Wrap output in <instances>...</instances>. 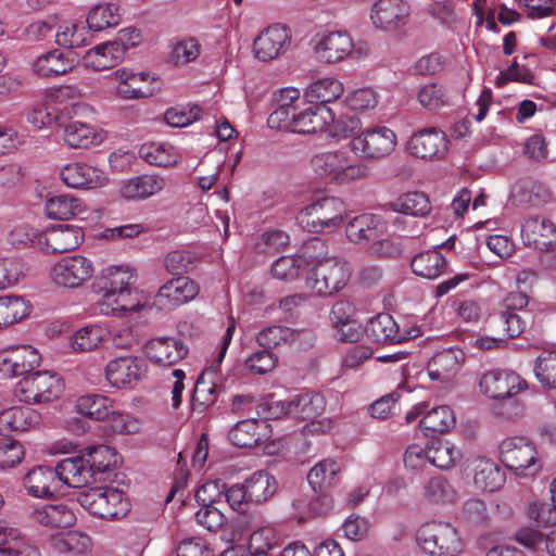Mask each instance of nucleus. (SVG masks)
Returning a JSON list of instances; mask_svg holds the SVG:
<instances>
[{"mask_svg":"<svg viewBox=\"0 0 556 556\" xmlns=\"http://www.w3.org/2000/svg\"><path fill=\"white\" fill-rule=\"evenodd\" d=\"M146 354L155 364L170 366L185 358L188 349L180 339L160 337L146 344Z\"/></svg>","mask_w":556,"mask_h":556,"instance_id":"obj_19","label":"nucleus"},{"mask_svg":"<svg viewBox=\"0 0 556 556\" xmlns=\"http://www.w3.org/2000/svg\"><path fill=\"white\" fill-rule=\"evenodd\" d=\"M29 312L30 305L22 296H0V329L21 321Z\"/></svg>","mask_w":556,"mask_h":556,"instance_id":"obj_49","label":"nucleus"},{"mask_svg":"<svg viewBox=\"0 0 556 556\" xmlns=\"http://www.w3.org/2000/svg\"><path fill=\"white\" fill-rule=\"evenodd\" d=\"M485 323L486 328L497 337L503 338L504 341L520 336L525 330V323L519 315L506 314L501 308L490 314Z\"/></svg>","mask_w":556,"mask_h":556,"instance_id":"obj_43","label":"nucleus"},{"mask_svg":"<svg viewBox=\"0 0 556 556\" xmlns=\"http://www.w3.org/2000/svg\"><path fill=\"white\" fill-rule=\"evenodd\" d=\"M143 374L142 364L132 357H118L108 363L106 380L116 388L131 386L140 380Z\"/></svg>","mask_w":556,"mask_h":556,"instance_id":"obj_24","label":"nucleus"},{"mask_svg":"<svg viewBox=\"0 0 556 556\" xmlns=\"http://www.w3.org/2000/svg\"><path fill=\"white\" fill-rule=\"evenodd\" d=\"M394 212L413 216H426L431 211V204L424 192H407L390 203Z\"/></svg>","mask_w":556,"mask_h":556,"instance_id":"obj_47","label":"nucleus"},{"mask_svg":"<svg viewBox=\"0 0 556 556\" xmlns=\"http://www.w3.org/2000/svg\"><path fill=\"white\" fill-rule=\"evenodd\" d=\"M113 401L102 394H87L78 397L76 402L77 412L94 420H104L110 416Z\"/></svg>","mask_w":556,"mask_h":556,"instance_id":"obj_48","label":"nucleus"},{"mask_svg":"<svg viewBox=\"0 0 556 556\" xmlns=\"http://www.w3.org/2000/svg\"><path fill=\"white\" fill-rule=\"evenodd\" d=\"M121 22L119 7L115 3H105L93 7L88 15L86 23L89 29L100 31L108 27H114Z\"/></svg>","mask_w":556,"mask_h":556,"instance_id":"obj_51","label":"nucleus"},{"mask_svg":"<svg viewBox=\"0 0 556 556\" xmlns=\"http://www.w3.org/2000/svg\"><path fill=\"white\" fill-rule=\"evenodd\" d=\"M73 63L65 59L63 52L56 48L46 49L37 56V75L41 77H53L67 73Z\"/></svg>","mask_w":556,"mask_h":556,"instance_id":"obj_44","label":"nucleus"},{"mask_svg":"<svg viewBox=\"0 0 556 556\" xmlns=\"http://www.w3.org/2000/svg\"><path fill=\"white\" fill-rule=\"evenodd\" d=\"M396 146V136L386 126H376L368 128L357 136L351 142V150L359 153L366 160H379L391 154Z\"/></svg>","mask_w":556,"mask_h":556,"instance_id":"obj_7","label":"nucleus"},{"mask_svg":"<svg viewBox=\"0 0 556 556\" xmlns=\"http://www.w3.org/2000/svg\"><path fill=\"white\" fill-rule=\"evenodd\" d=\"M387 224L382 217L374 214H362L349 222L345 228L351 242L367 244L384 236Z\"/></svg>","mask_w":556,"mask_h":556,"instance_id":"obj_18","label":"nucleus"},{"mask_svg":"<svg viewBox=\"0 0 556 556\" xmlns=\"http://www.w3.org/2000/svg\"><path fill=\"white\" fill-rule=\"evenodd\" d=\"M135 283L134 274L121 267L110 268L98 279L94 285L98 292L102 294L101 301H106L112 295L114 298L121 291Z\"/></svg>","mask_w":556,"mask_h":556,"instance_id":"obj_34","label":"nucleus"},{"mask_svg":"<svg viewBox=\"0 0 556 556\" xmlns=\"http://www.w3.org/2000/svg\"><path fill=\"white\" fill-rule=\"evenodd\" d=\"M197 263L195 255L189 251H172L164 260V266L172 275L188 273L197 266Z\"/></svg>","mask_w":556,"mask_h":556,"instance_id":"obj_62","label":"nucleus"},{"mask_svg":"<svg viewBox=\"0 0 556 556\" xmlns=\"http://www.w3.org/2000/svg\"><path fill=\"white\" fill-rule=\"evenodd\" d=\"M225 483L222 480H210L200 485L195 492V501L200 506H222Z\"/></svg>","mask_w":556,"mask_h":556,"instance_id":"obj_60","label":"nucleus"},{"mask_svg":"<svg viewBox=\"0 0 556 556\" xmlns=\"http://www.w3.org/2000/svg\"><path fill=\"white\" fill-rule=\"evenodd\" d=\"M56 467L62 483L68 486L83 488L93 481L91 469L88 467L85 456L65 458Z\"/></svg>","mask_w":556,"mask_h":556,"instance_id":"obj_32","label":"nucleus"},{"mask_svg":"<svg viewBox=\"0 0 556 556\" xmlns=\"http://www.w3.org/2000/svg\"><path fill=\"white\" fill-rule=\"evenodd\" d=\"M105 331L100 326L90 325L77 330L72 338V348L76 352H90L103 341Z\"/></svg>","mask_w":556,"mask_h":556,"instance_id":"obj_54","label":"nucleus"},{"mask_svg":"<svg viewBox=\"0 0 556 556\" xmlns=\"http://www.w3.org/2000/svg\"><path fill=\"white\" fill-rule=\"evenodd\" d=\"M140 156L148 163L156 166H172L177 163V156L173 147L159 143H146L139 150Z\"/></svg>","mask_w":556,"mask_h":556,"instance_id":"obj_56","label":"nucleus"},{"mask_svg":"<svg viewBox=\"0 0 556 556\" xmlns=\"http://www.w3.org/2000/svg\"><path fill=\"white\" fill-rule=\"evenodd\" d=\"M479 387L484 395L495 400L518 394L521 390L526 389L527 383L511 371L494 369L481 377Z\"/></svg>","mask_w":556,"mask_h":556,"instance_id":"obj_13","label":"nucleus"},{"mask_svg":"<svg viewBox=\"0 0 556 556\" xmlns=\"http://www.w3.org/2000/svg\"><path fill=\"white\" fill-rule=\"evenodd\" d=\"M35 346L30 344L11 345L0 350V375L16 378L35 372Z\"/></svg>","mask_w":556,"mask_h":556,"instance_id":"obj_11","label":"nucleus"},{"mask_svg":"<svg viewBox=\"0 0 556 556\" xmlns=\"http://www.w3.org/2000/svg\"><path fill=\"white\" fill-rule=\"evenodd\" d=\"M92 262L83 255L65 256L49 270L51 281L63 288L75 289L83 286L93 275Z\"/></svg>","mask_w":556,"mask_h":556,"instance_id":"obj_8","label":"nucleus"},{"mask_svg":"<svg viewBox=\"0 0 556 556\" xmlns=\"http://www.w3.org/2000/svg\"><path fill=\"white\" fill-rule=\"evenodd\" d=\"M278 362V357L266 349L254 352L245 359V366L252 374L265 375L271 371Z\"/></svg>","mask_w":556,"mask_h":556,"instance_id":"obj_64","label":"nucleus"},{"mask_svg":"<svg viewBox=\"0 0 556 556\" xmlns=\"http://www.w3.org/2000/svg\"><path fill=\"white\" fill-rule=\"evenodd\" d=\"M425 496L433 503H452L455 500L456 492L444 477L437 476L426 483Z\"/></svg>","mask_w":556,"mask_h":556,"instance_id":"obj_58","label":"nucleus"},{"mask_svg":"<svg viewBox=\"0 0 556 556\" xmlns=\"http://www.w3.org/2000/svg\"><path fill=\"white\" fill-rule=\"evenodd\" d=\"M307 264L306 257L301 255L281 256L273 264L271 273L278 279L294 280Z\"/></svg>","mask_w":556,"mask_h":556,"instance_id":"obj_57","label":"nucleus"},{"mask_svg":"<svg viewBox=\"0 0 556 556\" xmlns=\"http://www.w3.org/2000/svg\"><path fill=\"white\" fill-rule=\"evenodd\" d=\"M90 114H92V110L84 103L71 104L65 106L61 112H58L55 109L51 111L48 109L45 111L37 110V116L40 115L39 119L42 126L48 127H63L67 119L86 117Z\"/></svg>","mask_w":556,"mask_h":556,"instance_id":"obj_46","label":"nucleus"},{"mask_svg":"<svg viewBox=\"0 0 556 556\" xmlns=\"http://www.w3.org/2000/svg\"><path fill=\"white\" fill-rule=\"evenodd\" d=\"M127 46L122 38L100 43L84 55L85 65L96 71H104L117 65L125 56Z\"/></svg>","mask_w":556,"mask_h":556,"instance_id":"obj_20","label":"nucleus"},{"mask_svg":"<svg viewBox=\"0 0 556 556\" xmlns=\"http://www.w3.org/2000/svg\"><path fill=\"white\" fill-rule=\"evenodd\" d=\"M521 238L530 248L548 250L556 243V226L545 217H528L521 227Z\"/></svg>","mask_w":556,"mask_h":556,"instance_id":"obj_16","label":"nucleus"},{"mask_svg":"<svg viewBox=\"0 0 556 556\" xmlns=\"http://www.w3.org/2000/svg\"><path fill=\"white\" fill-rule=\"evenodd\" d=\"M35 410L29 406H16L0 413V434L24 432L34 425Z\"/></svg>","mask_w":556,"mask_h":556,"instance_id":"obj_39","label":"nucleus"},{"mask_svg":"<svg viewBox=\"0 0 556 556\" xmlns=\"http://www.w3.org/2000/svg\"><path fill=\"white\" fill-rule=\"evenodd\" d=\"M294 340L295 331L293 329L276 325L262 329L256 336L258 345L268 351Z\"/></svg>","mask_w":556,"mask_h":556,"instance_id":"obj_53","label":"nucleus"},{"mask_svg":"<svg viewBox=\"0 0 556 556\" xmlns=\"http://www.w3.org/2000/svg\"><path fill=\"white\" fill-rule=\"evenodd\" d=\"M417 541L422 551L431 556L455 555L463 547L457 530L445 522H432L421 527Z\"/></svg>","mask_w":556,"mask_h":556,"instance_id":"obj_6","label":"nucleus"},{"mask_svg":"<svg viewBox=\"0 0 556 556\" xmlns=\"http://www.w3.org/2000/svg\"><path fill=\"white\" fill-rule=\"evenodd\" d=\"M534 372L543 387L556 389V352H543L536 359Z\"/></svg>","mask_w":556,"mask_h":556,"instance_id":"obj_59","label":"nucleus"},{"mask_svg":"<svg viewBox=\"0 0 556 556\" xmlns=\"http://www.w3.org/2000/svg\"><path fill=\"white\" fill-rule=\"evenodd\" d=\"M409 150L413 155L424 160L442 157L447 152L446 135L435 127L422 129L410 138Z\"/></svg>","mask_w":556,"mask_h":556,"instance_id":"obj_14","label":"nucleus"},{"mask_svg":"<svg viewBox=\"0 0 556 556\" xmlns=\"http://www.w3.org/2000/svg\"><path fill=\"white\" fill-rule=\"evenodd\" d=\"M279 545V536L270 527H263L254 531L249 540L250 556H271L270 552ZM244 549L241 546H235L226 549L220 556H244Z\"/></svg>","mask_w":556,"mask_h":556,"instance_id":"obj_26","label":"nucleus"},{"mask_svg":"<svg viewBox=\"0 0 556 556\" xmlns=\"http://www.w3.org/2000/svg\"><path fill=\"white\" fill-rule=\"evenodd\" d=\"M429 464L440 469H448L456 464L459 453L447 442H438L429 446Z\"/></svg>","mask_w":556,"mask_h":556,"instance_id":"obj_61","label":"nucleus"},{"mask_svg":"<svg viewBox=\"0 0 556 556\" xmlns=\"http://www.w3.org/2000/svg\"><path fill=\"white\" fill-rule=\"evenodd\" d=\"M84 240L81 228L72 225H59L37 236V245L47 253H65L75 250Z\"/></svg>","mask_w":556,"mask_h":556,"instance_id":"obj_12","label":"nucleus"},{"mask_svg":"<svg viewBox=\"0 0 556 556\" xmlns=\"http://www.w3.org/2000/svg\"><path fill=\"white\" fill-rule=\"evenodd\" d=\"M465 362V353L458 349H445L432 356L427 369L431 380L442 383L452 381Z\"/></svg>","mask_w":556,"mask_h":556,"instance_id":"obj_17","label":"nucleus"},{"mask_svg":"<svg viewBox=\"0 0 556 556\" xmlns=\"http://www.w3.org/2000/svg\"><path fill=\"white\" fill-rule=\"evenodd\" d=\"M248 501L253 504L267 502L277 491V481L266 471H256L244 481Z\"/></svg>","mask_w":556,"mask_h":556,"instance_id":"obj_41","label":"nucleus"},{"mask_svg":"<svg viewBox=\"0 0 556 556\" xmlns=\"http://www.w3.org/2000/svg\"><path fill=\"white\" fill-rule=\"evenodd\" d=\"M116 79L119 81L117 93L124 99H138L151 97L153 89L149 86H141L146 83L149 73H134L127 68H119L114 72Z\"/></svg>","mask_w":556,"mask_h":556,"instance_id":"obj_33","label":"nucleus"},{"mask_svg":"<svg viewBox=\"0 0 556 556\" xmlns=\"http://www.w3.org/2000/svg\"><path fill=\"white\" fill-rule=\"evenodd\" d=\"M410 267L414 274L422 278L435 279L445 273L447 262L439 250L431 249L416 254L410 262Z\"/></svg>","mask_w":556,"mask_h":556,"instance_id":"obj_35","label":"nucleus"},{"mask_svg":"<svg viewBox=\"0 0 556 556\" xmlns=\"http://www.w3.org/2000/svg\"><path fill=\"white\" fill-rule=\"evenodd\" d=\"M81 507L102 519L123 517L128 511V501L124 493L111 486L90 488L77 497Z\"/></svg>","mask_w":556,"mask_h":556,"instance_id":"obj_3","label":"nucleus"},{"mask_svg":"<svg viewBox=\"0 0 556 556\" xmlns=\"http://www.w3.org/2000/svg\"><path fill=\"white\" fill-rule=\"evenodd\" d=\"M455 424L453 410L446 406H438L428 412L419 421L426 435L434 437L450 430Z\"/></svg>","mask_w":556,"mask_h":556,"instance_id":"obj_45","label":"nucleus"},{"mask_svg":"<svg viewBox=\"0 0 556 556\" xmlns=\"http://www.w3.org/2000/svg\"><path fill=\"white\" fill-rule=\"evenodd\" d=\"M311 166L320 178L338 185L365 180L370 177V167L362 161L352 162L345 151H327L313 155Z\"/></svg>","mask_w":556,"mask_h":556,"instance_id":"obj_1","label":"nucleus"},{"mask_svg":"<svg viewBox=\"0 0 556 556\" xmlns=\"http://www.w3.org/2000/svg\"><path fill=\"white\" fill-rule=\"evenodd\" d=\"M63 182L72 188L93 189L105 184L106 177L103 172L86 163H71L61 170Z\"/></svg>","mask_w":556,"mask_h":556,"instance_id":"obj_21","label":"nucleus"},{"mask_svg":"<svg viewBox=\"0 0 556 556\" xmlns=\"http://www.w3.org/2000/svg\"><path fill=\"white\" fill-rule=\"evenodd\" d=\"M199 293L197 282L186 276H179L164 283L154 298V305L160 309L170 311L193 300Z\"/></svg>","mask_w":556,"mask_h":556,"instance_id":"obj_9","label":"nucleus"},{"mask_svg":"<svg viewBox=\"0 0 556 556\" xmlns=\"http://www.w3.org/2000/svg\"><path fill=\"white\" fill-rule=\"evenodd\" d=\"M290 41L289 28L281 24H274L265 28L254 39L253 51L260 61H271L287 50Z\"/></svg>","mask_w":556,"mask_h":556,"instance_id":"obj_10","label":"nucleus"},{"mask_svg":"<svg viewBox=\"0 0 556 556\" xmlns=\"http://www.w3.org/2000/svg\"><path fill=\"white\" fill-rule=\"evenodd\" d=\"M76 521L75 514L62 503L38 504L37 525L48 531L63 530Z\"/></svg>","mask_w":556,"mask_h":556,"instance_id":"obj_27","label":"nucleus"},{"mask_svg":"<svg viewBox=\"0 0 556 556\" xmlns=\"http://www.w3.org/2000/svg\"><path fill=\"white\" fill-rule=\"evenodd\" d=\"M340 470L334 459H323L308 471L307 481L315 492H324L339 481Z\"/></svg>","mask_w":556,"mask_h":556,"instance_id":"obj_42","label":"nucleus"},{"mask_svg":"<svg viewBox=\"0 0 556 556\" xmlns=\"http://www.w3.org/2000/svg\"><path fill=\"white\" fill-rule=\"evenodd\" d=\"M409 5L404 0H378L371 10L372 23L381 29L393 30L405 25Z\"/></svg>","mask_w":556,"mask_h":556,"instance_id":"obj_15","label":"nucleus"},{"mask_svg":"<svg viewBox=\"0 0 556 556\" xmlns=\"http://www.w3.org/2000/svg\"><path fill=\"white\" fill-rule=\"evenodd\" d=\"M84 456L91 469L93 481L104 480L102 476L115 467L118 460L115 451L108 445L89 446Z\"/></svg>","mask_w":556,"mask_h":556,"instance_id":"obj_37","label":"nucleus"},{"mask_svg":"<svg viewBox=\"0 0 556 556\" xmlns=\"http://www.w3.org/2000/svg\"><path fill=\"white\" fill-rule=\"evenodd\" d=\"M345 216L344 203L334 197L324 198L306 206L300 214V224L309 232L332 231Z\"/></svg>","mask_w":556,"mask_h":556,"instance_id":"obj_5","label":"nucleus"},{"mask_svg":"<svg viewBox=\"0 0 556 556\" xmlns=\"http://www.w3.org/2000/svg\"><path fill=\"white\" fill-rule=\"evenodd\" d=\"M365 334L368 340L380 344H395L406 339L388 313H380L370 318L366 325Z\"/></svg>","mask_w":556,"mask_h":556,"instance_id":"obj_25","label":"nucleus"},{"mask_svg":"<svg viewBox=\"0 0 556 556\" xmlns=\"http://www.w3.org/2000/svg\"><path fill=\"white\" fill-rule=\"evenodd\" d=\"M64 391L63 379L54 371H37V403L53 402Z\"/></svg>","mask_w":556,"mask_h":556,"instance_id":"obj_52","label":"nucleus"},{"mask_svg":"<svg viewBox=\"0 0 556 556\" xmlns=\"http://www.w3.org/2000/svg\"><path fill=\"white\" fill-rule=\"evenodd\" d=\"M291 416L296 419L311 420L309 427L317 430L316 418L319 417L326 407V401L319 393H304L291 400Z\"/></svg>","mask_w":556,"mask_h":556,"instance_id":"obj_31","label":"nucleus"},{"mask_svg":"<svg viewBox=\"0 0 556 556\" xmlns=\"http://www.w3.org/2000/svg\"><path fill=\"white\" fill-rule=\"evenodd\" d=\"M352 38L343 31H333L324 37L317 46V53L327 63L344 60L353 50Z\"/></svg>","mask_w":556,"mask_h":556,"instance_id":"obj_29","label":"nucleus"},{"mask_svg":"<svg viewBox=\"0 0 556 556\" xmlns=\"http://www.w3.org/2000/svg\"><path fill=\"white\" fill-rule=\"evenodd\" d=\"M163 187V178L155 175H141L125 181L119 192L127 200H140L160 192Z\"/></svg>","mask_w":556,"mask_h":556,"instance_id":"obj_36","label":"nucleus"},{"mask_svg":"<svg viewBox=\"0 0 556 556\" xmlns=\"http://www.w3.org/2000/svg\"><path fill=\"white\" fill-rule=\"evenodd\" d=\"M81 118L67 119L63 126L64 140L74 149H88L102 140L94 127Z\"/></svg>","mask_w":556,"mask_h":556,"instance_id":"obj_30","label":"nucleus"},{"mask_svg":"<svg viewBox=\"0 0 556 556\" xmlns=\"http://www.w3.org/2000/svg\"><path fill=\"white\" fill-rule=\"evenodd\" d=\"M83 211L81 203L78 199L60 194L47 200L45 213L47 217L52 219H70Z\"/></svg>","mask_w":556,"mask_h":556,"instance_id":"obj_50","label":"nucleus"},{"mask_svg":"<svg viewBox=\"0 0 556 556\" xmlns=\"http://www.w3.org/2000/svg\"><path fill=\"white\" fill-rule=\"evenodd\" d=\"M333 121V111L327 105H311L295 112L293 132L315 134L324 131Z\"/></svg>","mask_w":556,"mask_h":556,"instance_id":"obj_23","label":"nucleus"},{"mask_svg":"<svg viewBox=\"0 0 556 556\" xmlns=\"http://www.w3.org/2000/svg\"><path fill=\"white\" fill-rule=\"evenodd\" d=\"M142 299L141 292L129 286L114 298L109 296L106 301H100L99 306L104 315L125 316L139 312L143 307Z\"/></svg>","mask_w":556,"mask_h":556,"instance_id":"obj_28","label":"nucleus"},{"mask_svg":"<svg viewBox=\"0 0 556 556\" xmlns=\"http://www.w3.org/2000/svg\"><path fill=\"white\" fill-rule=\"evenodd\" d=\"M202 109L199 105L187 108H170L164 114L166 124L173 127H185L198 121Z\"/></svg>","mask_w":556,"mask_h":556,"instance_id":"obj_63","label":"nucleus"},{"mask_svg":"<svg viewBox=\"0 0 556 556\" xmlns=\"http://www.w3.org/2000/svg\"><path fill=\"white\" fill-rule=\"evenodd\" d=\"M473 482L482 491L494 492L504 484L505 473L493 460L480 458L476 462Z\"/></svg>","mask_w":556,"mask_h":556,"instance_id":"obj_38","label":"nucleus"},{"mask_svg":"<svg viewBox=\"0 0 556 556\" xmlns=\"http://www.w3.org/2000/svg\"><path fill=\"white\" fill-rule=\"evenodd\" d=\"M351 276L345 261L327 257L317 261L306 277V287L319 296L332 295L342 290Z\"/></svg>","mask_w":556,"mask_h":556,"instance_id":"obj_2","label":"nucleus"},{"mask_svg":"<svg viewBox=\"0 0 556 556\" xmlns=\"http://www.w3.org/2000/svg\"><path fill=\"white\" fill-rule=\"evenodd\" d=\"M344 92L343 85L336 78H324L311 84L304 91L305 100L315 105H327Z\"/></svg>","mask_w":556,"mask_h":556,"instance_id":"obj_40","label":"nucleus"},{"mask_svg":"<svg viewBox=\"0 0 556 556\" xmlns=\"http://www.w3.org/2000/svg\"><path fill=\"white\" fill-rule=\"evenodd\" d=\"M269 425L264 420L244 419L237 422L229 431V441L239 447L251 448L268 438Z\"/></svg>","mask_w":556,"mask_h":556,"instance_id":"obj_22","label":"nucleus"},{"mask_svg":"<svg viewBox=\"0 0 556 556\" xmlns=\"http://www.w3.org/2000/svg\"><path fill=\"white\" fill-rule=\"evenodd\" d=\"M501 462L517 476H534L542 468L536 447L522 437L503 440L500 444Z\"/></svg>","mask_w":556,"mask_h":556,"instance_id":"obj_4","label":"nucleus"},{"mask_svg":"<svg viewBox=\"0 0 556 556\" xmlns=\"http://www.w3.org/2000/svg\"><path fill=\"white\" fill-rule=\"evenodd\" d=\"M58 467L37 466V497L50 498L62 488Z\"/></svg>","mask_w":556,"mask_h":556,"instance_id":"obj_55","label":"nucleus"}]
</instances>
